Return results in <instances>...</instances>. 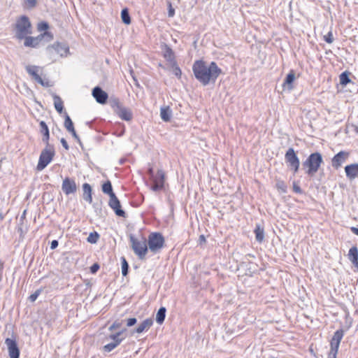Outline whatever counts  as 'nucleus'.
<instances>
[{"label":"nucleus","mask_w":358,"mask_h":358,"mask_svg":"<svg viewBox=\"0 0 358 358\" xmlns=\"http://www.w3.org/2000/svg\"><path fill=\"white\" fill-rule=\"evenodd\" d=\"M195 78L203 85L215 83L221 69H193Z\"/></svg>","instance_id":"f257e3e1"},{"label":"nucleus","mask_w":358,"mask_h":358,"mask_svg":"<svg viewBox=\"0 0 358 358\" xmlns=\"http://www.w3.org/2000/svg\"><path fill=\"white\" fill-rule=\"evenodd\" d=\"M15 37L19 40H23L27 35L32 34V26L29 18L26 15L18 17L14 25Z\"/></svg>","instance_id":"f03ea898"},{"label":"nucleus","mask_w":358,"mask_h":358,"mask_svg":"<svg viewBox=\"0 0 358 358\" xmlns=\"http://www.w3.org/2000/svg\"><path fill=\"white\" fill-rule=\"evenodd\" d=\"M323 163V158L321 153L315 152L311 153L302 164L304 169H306V173L309 176H313L319 171L321 164Z\"/></svg>","instance_id":"7ed1b4c3"},{"label":"nucleus","mask_w":358,"mask_h":358,"mask_svg":"<svg viewBox=\"0 0 358 358\" xmlns=\"http://www.w3.org/2000/svg\"><path fill=\"white\" fill-rule=\"evenodd\" d=\"M129 241L131 247L134 253L138 256L140 259H144L148 252V243L146 239L143 237L141 239H138L134 235L129 236Z\"/></svg>","instance_id":"20e7f679"},{"label":"nucleus","mask_w":358,"mask_h":358,"mask_svg":"<svg viewBox=\"0 0 358 358\" xmlns=\"http://www.w3.org/2000/svg\"><path fill=\"white\" fill-rule=\"evenodd\" d=\"M45 41H50L53 39V34L50 31H46L40 34L36 37L30 36L27 35L25 38H23L24 45L28 48H38L43 40Z\"/></svg>","instance_id":"39448f33"},{"label":"nucleus","mask_w":358,"mask_h":358,"mask_svg":"<svg viewBox=\"0 0 358 358\" xmlns=\"http://www.w3.org/2000/svg\"><path fill=\"white\" fill-rule=\"evenodd\" d=\"M54 156L55 150L53 146L50 144L46 145L45 148L41 152L36 169L38 171L43 170L52 160Z\"/></svg>","instance_id":"423d86ee"},{"label":"nucleus","mask_w":358,"mask_h":358,"mask_svg":"<svg viewBox=\"0 0 358 358\" xmlns=\"http://www.w3.org/2000/svg\"><path fill=\"white\" fill-rule=\"evenodd\" d=\"M164 238L158 232L151 233L148 236V246L151 252L157 253L164 247Z\"/></svg>","instance_id":"0eeeda50"},{"label":"nucleus","mask_w":358,"mask_h":358,"mask_svg":"<svg viewBox=\"0 0 358 358\" xmlns=\"http://www.w3.org/2000/svg\"><path fill=\"white\" fill-rule=\"evenodd\" d=\"M344 331L343 329H338L334 332L330 342V350L328 358H336L340 343L343 337Z\"/></svg>","instance_id":"6e6552de"},{"label":"nucleus","mask_w":358,"mask_h":358,"mask_svg":"<svg viewBox=\"0 0 358 358\" xmlns=\"http://www.w3.org/2000/svg\"><path fill=\"white\" fill-rule=\"evenodd\" d=\"M285 159L290 169L293 171L294 173H296L299 171L300 166V161L294 150L292 148H289L285 155Z\"/></svg>","instance_id":"1a4fd4ad"},{"label":"nucleus","mask_w":358,"mask_h":358,"mask_svg":"<svg viewBox=\"0 0 358 358\" xmlns=\"http://www.w3.org/2000/svg\"><path fill=\"white\" fill-rule=\"evenodd\" d=\"M126 329H123L117 332L116 334H111L109 336V338L113 340V341L108 344L105 345L103 347V351L106 352H110L113 350H114L116 347H117L121 342L124 340V338H120V336L124 332Z\"/></svg>","instance_id":"9d476101"},{"label":"nucleus","mask_w":358,"mask_h":358,"mask_svg":"<svg viewBox=\"0 0 358 358\" xmlns=\"http://www.w3.org/2000/svg\"><path fill=\"white\" fill-rule=\"evenodd\" d=\"M27 73L31 78L43 87H52L53 84L45 76L43 78L39 74L38 69H27Z\"/></svg>","instance_id":"9b49d317"},{"label":"nucleus","mask_w":358,"mask_h":358,"mask_svg":"<svg viewBox=\"0 0 358 358\" xmlns=\"http://www.w3.org/2000/svg\"><path fill=\"white\" fill-rule=\"evenodd\" d=\"M151 180L152 185L151 189L154 192H158L164 189L165 181V173L162 170H158L157 175L154 176Z\"/></svg>","instance_id":"f8f14e48"},{"label":"nucleus","mask_w":358,"mask_h":358,"mask_svg":"<svg viewBox=\"0 0 358 358\" xmlns=\"http://www.w3.org/2000/svg\"><path fill=\"white\" fill-rule=\"evenodd\" d=\"M62 189L66 195L75 194L78 189L75 179L66 177L63 180Z\"/></svg>","instance_id":"ddd939ff"},{"label":"nucleus","mask_w":358,"mask_h":358,"mask_svg":"<svg viewBox=\"0 0 358 358\" xmlns=\"http://www.w3.org/2000/svg\"><path fill=\"white\" fill-rule=\"evenodd\" d=\"M350 157V152L347 151H340L331 159V166L338 169L343 163H345Z\"/></svg>","instance_id":"4468645a"},{"label":"nucleus","mask_w":358,"mask_h":358,"mask_svg":"<svg viewBox=\"0 0 358 358\" xmlns=\"http://www.w3.org/2000/svg\"><path fill=\"white\" fill-rule=\"evenodd\" d=\"M5 343L8 348L10 358H19L20 349L15 338H7Z\"/></svg>","instance_id":"2eb2a0df"},{"label":"nucleus","mask_w":358,"mask_h":358,"mask_svg":"<svg viewBox=\"0 0 358 358\" xmlns=\"http://www.w3.org/2000/svg\"><path fill=\"white\" fill-rule=\"evenodd\" d=\"M164 57L169 62L171 67H178L175 59V54L173 50L167 45H164L162 49Z\"/></svg>","instance_id":"dca6fc26"},{"label":"nucleus","mask_w":358,"mask_h":358,"mask_svg":"<svg viewBox=\"0 0 358 358\" xmlns=\"http://www.w3.org/2000/svg\"><path fill=\"white\" fill-rule=\"evenodd\" d=\"M92 96L96 102L101 104L106 103L108 98V94L99 86L92 90Z\"/></svg>","instance_id":"f3484780"},{"label":"nucleus","mask_w":358,"mask_h":358,"mask_svg":"<svg viewBox=\"0 0 358 358\" xmlns=\"http://www.w3.org/2000/svg\"><path fill=\"white\" fill-rule=\"evenodd\" d=\"M51 48L61 57L66 56L69 52V47L66 43L56 42L52 45Z\"/></svg>","instance_id":"a211bd4d"},{"label":"nucleus","mask_w":358,"mask_h":358,"mask_svg":"<svg viewBox=\"0 0 358 358\" xmlns=\"http://www.w3.org/2000/svg\"><path fill=\"white\" fill-rule=\"evenodd\" d=\"M345 172L346 177L350 180H353L358 178V164H351L345 166Z\"/></svg>","instance_id":"6ab92c4d"},{"label":"nucleus","mask_w":358,"mask_h":358,"mask_svg":"<svg viewBox=\"0 0 358 358\" xmlns=\"http://www.w3.org/2000/svg\"><path fill=\"white\" fill-rule=\"evenodd\" d=\"M121 120L124 121H130L133 117L131 110L122 106L115 113Z\"/></svg>","instance_id":"aec40b11"},{"label":"nucleus","mask_w":358,"mask_h":358,"mask_svg":"<svg viewBox=\"0 0 358 358\" xmlns=\"http://www.w3.org/2000/svg\"><path fill=\"white\" fill-rule=\"evenodd\" d=\"M39 126L40 131L43 135L42 141L45 143V145L50 144V131L47 124L44 121H41L39 123Z\"/></svg>","instance_id":"412c9836"},{"label":"nucleus","mask_w":358,"mask_h":358,"mask_svg":"<svg viewBox=\"0 0 358 358\" xmlns=\"http://www.w3.org/2000/svg\"><path fill=\"white\" fill-rule=\"evenodd\" d=\"M153 324L151 318H148L143 321L135 329V332L141 334L145 330H148Z\"/></svg>","instance_id":"4be33fe9"},{"label":"nucleus","mask_w":358,"mask_h":358,"mask_svg":"<svg viewBox=\"0 0 358 358\" xmlns=\"http://www.w3.org/2000/svg\"><path fill=\"white\" fill-rule=\"evenodd\" d=\"M83 199L86 201L92 203V187L90 184L84 183L83 185Z\"/></svg>","instance_id":"5701e85b"},{"label":"nucleus","mask_w":358,"mask_h":358,"mask_svg":"<svg viewBox=\"0 0 358 358\" xmlns=\"http://www.w3.org/2000/svg\"><path fill=\"white\" fill-rule=\"evenodd\" d=\"M256 241L262 243L264 238V229L260 224H257L254 230Z\"/></svg>","instance_id":"b1692460"},{"label":"nucleus","mask_w":358,"mask_h":358,"mask_svg":"<svg viewBox=\"0 0 358 358\" xmlns=\"http://www.w3.org/2000/svg\"><path fill=\"white\" fill-rule=\"evenodd\" d=\"M296 76L295 73L293 71H291L290 73L286 76L285 81L283 83V87L285 88L287 87L289 90H291L293 89L292 83L294 80H295Z\"/></svg>","instance_id":"393cba45"},{"label":"nucleus","mask_w":358,"mask_h":358,"mask_svg":"<svg viewBox=\"0 0 358 358\" xmlns=\"http://www.w3.org/2000/svg\"><path fill=\"white\" fill-rule=\"evenodd\" d=\"M172 115L171 110L169 106L162 107L160 110V117L164 122H169Z\"/></svg>","instance_id":"a878e982"},{"label":"nucleus","mask_w":358,"mask_h":358,"mask_svg":"<svg viewBox=\"0 0 358 358\" xmlns=\"http://www.w3.org/2000/svg\"><path fill=\"white\" fill-rule=\"evenodd\" d=\"M52 98L54 100V106L55 110L59 113H62L64 110L63 101L62 99L57 94H52Z\"/></svg>","instance_id":"bb28decb"},{"label":"nucleus","mask_w":358,"mask_h":358,"mask_svg":"<svg viewBox=\"0 0 358 358\" xmlns=\"http://www.w3.org/2000/svg\"><path fill=\"white\" fill-rule=\"evenodd\" d=\"M351 75L350 72L348 71H345L344 72H343L340 76H339V79H340V84L342 85V86H346L348 84L352 83V80L350 78V76Z\"/></svg>","instance_id":"cd10ccee"},{"label":"nucleus","mask_w":358,"mask_h":358,"mask_svg":"<svg viewBox=\"0 0 358 358\" xmlns=\"http://www.w3.org/2000/svg\"><path fill=\"white\" fill-rule=\"evenodd\" d=\"M166 309L164 307H161L156 315V322L161 324L164 322L166 317Z\"/></svg>","instance_id":"c85d7f7f"},{"label":"nucleus","mask_w":358,"mask_h":358,"mask_svg":"<svg viewBox=\"0 0 358 358\" xmlns=\"http://www.w3.org/2000/svg\"><path fill=\"white\" fill-rule=\"evenodd\" d=\"M109 103L115 113L117 109L120 108L123 106L117 97H110L109 99Z\"/></svg>","instance_id":"c756f323"},{"label":"nucleus","mask_w":358,"mask_h":358,"mask_svg":"<svg viewBox=\"0 0 358 358\" xmlns=\"http://www.w3.org/2000/svg\"><path fill=\"white\" fill-rule=\"evenodd\" d=\"M102 191L104 194H108L109 196L112 194H115L113 191L112 184L110 180L105 182L101 187Z\"/></svg>","instance_id":"7c9ffc66"},{"label":"nucleus","mask_w":358,"mask_h":358,"mask_svg":"<svg viewBox=\"0 0 358 358\" xmlns=\"http://www.w3.org/2000/svg\"><path fill=\"white\" fill-rule=\"evenodd\" d=\"M122 21L125 24H129L131 23V17L127 8H123L121 11Z\"/></svg>","instance_id":"2f4dec72"},{"label":"nucleus","mask_w":358,"mask_h":358,"mask_svg":"<svg viewBox=\"0 0 358 358\" xmlns=\"http://www.w3.org/2000/svg\"><path fill=\"white\" fill-rule=\"evenodd\" d=\"M348 259L352 261H356L358 259V249L356 246L352 247L348 252Z\"/></svg>","instance_id":"473e14b6"},{"label":"nucleus","mask_w":358,"mask_h":358,"mask_svg":"<svg viewBox=\"0 0 358 358\" xmlns=\"http://www.w3.org/2000/svg\"><path fill=\"white\" fill-rule=\"evenodd\" d=\"M64 127L69 132L74 130L73 123L68 114H66L64 120Z\"/></svg>","instance_id":"72a5a7b5"},{"label":"nucleus","mask_w":358,"mask_h":358,"mask_svg":"<svg viewBox=\"0 0 358 358\" xmlns=\"http://www.w3.org/2000/svg\"><path fill=\"white\" fill-rule=\"evenodd\" d=\"M99 238V234L96 231H93L89 234L87 241L90 243L94 244L97 243Z\"/></svg>","instance_id":"f704fd0d"},{"label":"nucleus","mask_w":358,"mask_h":358,"mask_svg":"<svg viewBox=\"0 0 358 358\" xmlns=\"http://www.w3.org/2000/svg\"><path fill=\"white\" fill-rule=\"evenodd\" d=\"M114 211L116 215L122 217H126V213L124 210H123L121 208V204H118L117 206H115L113 208H111Z\"/></svg>","instance_id":"c9c22d12"},{"label":"nucleus","mask_w":358,"mask_h":358,"mask_svg":"<svg viewBox=\"0 0 358 358\" xmlns=\"http://www.w3.org/2000/svg\"><path fill=\"white\" fill-rule=\"evenodd\" d=\"M122 260V274L123 276H126L129 272V264L127 263L126 259L122 257L121 258Z\"/></svg>","instance_id":"e433bc0d"},{"label":"nucleus","mask_w":358,"mask_h":358,"mask_svg":"<svg viewBox=\"0 0 358 358\" xmlns=\"http://www.w3.org/2000/svg\"><path fill=\"white\" fill-rule=\"evenodd\" d=\"M276 188L282 193L287 192V185L283 180H278L275 184Z\"/></svg>","instance_id":"4c0bfd02"},{"label":"nucleus","mask_w":358,"mask_h":358,"mask_svg":"<svg viewBox=\"0 0 358 358\" xmlns=\"http://www.w3.org/2000/svg\"><path fill=\"white\" fill-rule=\"evenodd\" d=\"M165 69L168 71L169 75L175 76L176 77H177L178 78H180L182 75L181 69Z\"/></svg>","instance_id":"58836bf2"},{"label":"nucleus","mask_w":358,"mask_h":358,"mask_svg":"<svg viewBox=\"0 0 358 358\" xmlns=\"http://www.w3.org/2000/svg\"><path fill=\"white\" fill-rule=\"evenodd\" d=\"M120 203V202L115 194L110 195L108 202V205L110 208H113L115 206H117Z\"/></svg>","instance_id":"ea45409f"},{"label":"nucleus","mask_w":358,"mask_h":358,"mask_svg":"<svg viewBox=\"0 0 358 358\" xmlns=\"http://www.w3.org/2000/svg\"><path fill=\"white\" fill-rule=\"evenodd\" d=\"M37 28L39 31L46 32L49 28V24L48 22L43 21L38 24Z\"/></svg>","instance_id":"a19ab883"},{"label":"nucleus","mask_w":358,"mask_h":358,"mask_svg":"<svg viewBox=\"0 0 358 358\" xmlns=\"http://www.w3.org/2000/svg\"><path fill=\"white\" fill-rule=\"evenodd\" d=\"M324 40L327 43H331L334 41V40L332 32L331 31H329L327 33V34L324 35Z\"/></svg>","instance_id":"79ce46f5"},{"label":"nucleus","mask_w":358,"mask_h":358,"mask_svg":"<svg viewBox=\"0 0 358 358\" xmlns=\"http://www.w3.org/2000/svg\"><path fill=\"white\" fill-rule=\"evenodd\" d=\"M41 289H37L36 291H35L34 293L31 294L29 297V299L31 302H34L36 300V299L38 297L39 294H41Z\"/></svg>","instance_id":"37998d69"},{"label":"nucleus","mask_w":358,"mask_h":358,"mask_svg":"<svg viewBox=\"0 0 358 358\" xmlns=\"http://www.w3.org/2000/svg\"><path fill=\"white\" fill-rule=\"evenodd\" d=\"M122 326V322L119 320L115 321L113 324L108 328L109 331H113L116 329L120 328Z\"/></svg>","instance_id":"c03bdc74"},{"label":"nucleus","mask_w":358,"mask_h":358,"mask_svg":"<svg viewBox=\"0 0 358 358\" xmlns=\"http://www.w3.org/2000/svg\"><path fill=\"white\" fill-rule=\"evenodd\" d=\"M293 190L294 192H296L297 194L303 193L301 188L299 187V185L296 182H293Z\"/></svg>","instance_id":"a18cd8bd"},{"label":"nucleus","mask_w":358,"mask_h":358,"mask_svg":"<svg viewBox=\"0 0 358 358\" xmlns=\"http://www.w3.org/2000/svg\"><path fill=\"white\" fill-rule=\"evenodd\" d=\"M192 67H206V66L205 62L203 60L199 59V60H196L194 63Z\"/></svg>","instance_id":"49530a36"},{"label":"nucleus","mask_w":358,"mask_h":358,"mask_svg":"<svg viewBox=\"0 0 358 358\" xmlns=\"http://www.w3.org/2000/svg\"><path fill=\"white\" fill-rule=\"evenodd\" d=\"M99 265L97 264V263H94V264L92 265V266L90 267V272L92 273H95L98 271V270L99 269Z\"/></svg>","instance_id":"de8ad7c7"},{"label":"nucleus","mask_w":358,"mask_h":358,"mask_svg":"<svg viewBox=\"0 0 358 358\" xmlns=\"http://www.w3.org/2000/svg\"><path fill=\"white\" fill-rule=\"evenodd\" d=\"M136 322H137L136 318H135V317L129 318L127 321V327H132L136 323Z\"/></svg>","instance_id":"09e8293b"},{"label":"nucleus","mask_w":358,"mask_h":358,"mask_svg":"<svg viewBox=\"0 0 358 358\" xmlns=\"http://www.w3.org/2000/svg\"><path fill=\"white\" fill-rule=\"evenodd\" d=\"M70 133L72 134L73 137L76 140V141L80 144V145H82L81 141L78 134H76V130L74 129L71 131Z\"/></svg>","instance_id":"8fccbe9b"},{"label":"nucleus","mask_w":358,"mask_h":358,"mask_svg":"<svg viewBox=\"0 0 358 358\" xmlns=\"http://www.w3.org/2000/svg\"><path fill=\"white\" fill-rule=\"evenodd\" d=\"M129 73H130V75L132 77L133 80H134V85H136V86H139V84H138V82L134 75V72L133 71L132 69H129Z\"/></svg>","instance_id":"3c124183"},{"label":"nucleus","mask_w":358,"mask_h":358,"mask_svg":"<svg viewBox=\"0 0 358 358\" xmlns=\"http://www.w3.org/2000/svg\"><path fill=\"white\" fill-rule=\"evenodd\" d=\"M29 8H34L36 6V0H26Z\"/></svg>","instance_id":"603ef678"},{"label":"nucleus","mask_w":358,"mask_h":358,"mask_svg":"<svg viewBox=\"0 0 358 358\" xmlns=\"http://www.w3.org/2000/svg\"><path fill=\"white\" fill-rule=\"evenodd\" d=\"M60 142H61V143H62V146L65 148V150H69V145H68L67 141H66L64 138H62L60 140Z\"/></svg>","instance_id":"864d4df0"},{"label":"nucleus","mask_w":358,"mask_h":358,"mask_svg":"<svg viewBox=\"0 0 358 358\" xmlns=\"http://www.w3.org/2000/svg\"><path fill=\"white\" fill-rule=\"evenodd\" d=\"M58 245H59L58 241L53 240V241H52V242L50 243V248L52 250H55V248H57Z\"/></svg>","instance_id":"5fc2aeb1"},{"label":"nucleus","mask_w":358,"mask_h":358,"mask_svg":"<svg viewBox=\"0 0 358 358\" xmlns=\"http://www.w3.org/2000/svg\"><path fill=\"white\" fill-rule=\"evenodd\" d=\"M206 243V237L204 235H200L199 238V243L202 245Z\"/></svg>","instance_id":"6e6d98bb"},{"label":"nucleus","mask_w":358,"mask_h":358,"mask_svg":"<svg viewBox=\"0 0 358 358\" xmlns=\"http://www.w3.org/2000/svg\"><path fill=\"white\" fill-rule=\"evenodd\" d=\"M148 173L150 176V179H152L155 175L154 174V170L152 167H150L148 170Z\"/></svg>","instance_id":"4d7b16f0"},{"label":"nucleus","mask_w":358,"mask_h":358,"mask_svg":"<svg viewBox=\"0 0 358 358\" xmlns=\"http://www.w3.org/2000/svg\"><path fill=\"white\" fill-rule=\"evenodd\" d=\"M3 269V263L0 260V282L2 280Z\"/></svg>","instance_id":"13d9d810"},{"label":"nucleus","mask_w":358,"mask_h":358,"mask_svg":"<svg viewBox=\"0 0 358 358\" xmlns=\"http://www.w3.org/2000/svg\"><path fill=\"white\" fill-rule=\"evenodd\" d=\"M174 13H175V10L174 9L171 7V6H170V8L169 10V17H173L174 15Z\"/></svg>","instance_id":"bf43d9fd"},{"label":"nucleus","mask_w":358,"mask_h":358,"mask_svg":"<svg viewBox=\"0 0 358 358\" xmlns=\"http://www.w3.org/2000/svg\"><path fill=\"white\" fill-rule=\"evenodd\" d=\"M351 231L358 236V228L352 227H351Z\"/></svg>","instance_id":"052dcab7"},{"label":"nucleus","mask_w":358,"mask_h":358,"mask_svg":"<svg viewBox=\"0 0 358 358\" xmlns=\"http://www.w3.org/2000/svg\"><path fill=\"white\" fill-rule=\"evenodd\" d=\"M351 262L352 263L354 266L357 268V269L358 270V259H357L356 261H352Z\"/></svg>","instance_id":"680f3d73"},{"label":"nucleus","mask_w":358,"mask_h":358,"mask_svg":"<svg viewBox=\"0 0 358 358\" xmlns=\"http://www.w3.org/2000/svg\"><path fill=\"white\" fill-rule=\"evenodd\" d=\"M208 67H217V64L215 62H212Z\"/></svg>","instance_id":"e2e57ef3"},{"label":"nucleus","mask_w":358,"mask_h":358,"mask_svg":"<svg viewBox=\"0 0 358 358\" xmlns=\"http://www.w3.org/2000/svg\"><path fill=\"white\" fill-rule=\"evenodd\" d=\"M248 257H254V256H253V255H250V254H248V255H245V259H246V260H249V259H248Z\"/></svg>","instance_id":"0e129e2a"},{"label":"nucleus","mask_w":358,"mask_h":358,"mask_svg":"<svg viewBox=\"0 0 358 358\" xmlns=\"http://www.w3.org/2000/svg\"><path fill=\"white\" fill-rule=\"evenodd\" d=\"M3 218H4L3 215L1 213H0V220H3Z\"/></svg>","instance_id":"69168bd1"},{"label":"nucleus","mask_w":358,"mask_h":358,"mask_svg":"<svg viewBox=\"0 0 358 358\" xmlns=\"http://www.w3.org/2000/svg\"><path fill=\"white\" fill-rule=\"evenodd\" d=\"M31 67L36 68V67H37V66H31Z\"/></svg>","instance_id":"338daca9"},{"label":"nucleus","mask_w":358,"mask_h":358,"mask_svg":"<svg viewBox=\"0 0 358 358\" xmlns=\"http://www.w3.org/2000/svg\"><path fill=\"white\" fill-rule=\"evenodd\" d=\"M272 358H276V357H272Z\"/></svg>","instance_id":"774afa93"}]
</instances>
